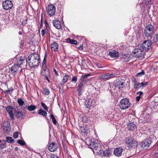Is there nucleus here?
<instances>
[{"label":"nucleus","instance_id":"1","mask_svg":"<svg viewBox=\"0 0 158 158\" xmlns=\"http://www.w3.org/2000/svg\"><path fill=\"white\" fill-rule=\"evenodd\" d=\"M27 62L31 67H35L39 65L40 62V56L35 53H31L28 57Z\"/></svg>","mask_w":158,"mask_h":158},{"label":"nucleus","instance_id":"2","mask_svg":"<svg viewBox=\"0 0 158 158\" xmlns=\"http://www.w3.org/2000/svg\"><path fill=\"white\" fill-rule=\"evenodd\" d=\"M24 60L22 59L21 58H19L17 60V64H14L10 69V72L11 74L15 75L19 70L20 69V72L22 70L21 69V65L23 64V62Z\"/></svg>","mask_w":158,"mask_h":158},{"label":"nucleus","instance_id":"3","mask_svg":"<svg viewBox=\"0 0 158 158\" xmlns=\"http://www.w3.org/2000/svg\"><path fill=\"white\" fill-rule=\"evenodd\" d=\"M144 35L148 38V39H151L152 35L155 34L154 26L151 24L146 25L143 32Z\"/></svg>","mask_w":158,"mask_h":158},{"label":"nucleus","instance_id":"4","mask_svg":"<svg viewBox=\"0 0 158 158\" xmlns=\"http://www.w3.org/2000/svg\"><path fill=\"white\" fill-rule=\"evenodd\" d=\"M131 105L129 100L126 98L122 99L119 103L120 108L122 110H125L128 108Z\"/></svg>","mask_w":158,"mask_h":158},{"label":"nucleus","instance_id":"5","mask_svg":"<svg viewBox=\"0 0 158 158\" xmlns=\"http://www.w3.org/2000/svg\"><path fill=\"white\" fill-rule=\"evenodd\" d=\"M55 6L53 4L49 5L46 7V11L48 15L50 17L54 15L56 10Z\"/></svg>","mask_w":158,"mask_h":158},{"label":"nucleus","instance_id":"6","mask_svg":"<svg viewBox=\"0 0 158 158\" xmlns=\"http://www.w3.org/2000/svg\"><path fill=\"white\" fill-rule=\"evenodd\" d=\"M148 40L144 41L142 44L141 48L144 51H148L152 48V42L151 39H148Z\"/></svg>","mask_w":158,"mask_h":158},{"label":"nucleus","instance_id":"7","mask_svg":"<svg viewBox=\"0 0 158 158\" xmlns=\"http://www.w3.org/2000/svg\"><path fill=\"white\" fill-rule=\"evenodd\" d=\"M152 143V141L151 139H146L141 142V147L144 149H147L149 147Z\"/></svg>","mask_w":158,"mask_h":158},{"label":"nucleus","instance_id":"8","mask_svg":"<svg viewBox=\"0 0 158 158\" xmlns=\"http://www.w3.org/2000/svg\"><path fill=\"white\" fill-rule=\"evenodd\" d=\"M58 147V144L56 142H52L49 143L48 149L50 152H53L56 150Z\"/></svg>","mask_w":158,"mask_h":158},{"label":"nucleus","instance_id":"9","mask_svg":"<svg viewBox=\"0 0 158 158\" xmlns=\"http://www.w3.org/2000/svg\"><path fill=\"white\" fill-rule=\"evenodd\" d=\"M13 6L12 2L11 1L6 0L2 2L3 8L5 10H7L10 9Z\"/></svg>","mask_w":158,"mask_h":158},{"label":"nucleus","instance_id":"10","mask_svg":"<svg viewBox=\"0 0 158 158\" xmlns=\"http://www.w3.org/2000/svg\"><path fill=\"white\" fill-rule=\"evenodd\" d=\"M126 143L129 148L134 147L136 145L135 141H134L131 137L126 139Z\"/></svg>","mask_w":158,"mask_h":158},{"label":"nucleus","instance_id":"11","mask_svg":"<svg viewBox=\"0 0 158 158\" xmlns=\"http://www.w3.org/2000/svg\"><path fill=\"white\" fill-rule=\"evenodd\" d=\"M144 50L142 48H136L132 51V53L135 55V56L137 58L141 57L142 55V52H144Z\"/></svg>","mask_w":158,"mask_h":158},{"label":"nucleus","instance_id":"12","mask_svg":"<svg viewBox=\"0 0 158 158\" xmlns=\"http://www.w3.org/2000/svg\"><path fill=\"white\" fill-rule=\"evenodd\" d=\"M86 143L92 149L96 150H99L98 149V144L94 142L87 141Z\"/></svg>","mask_w":158,"mask_h":158},{"label":"nucleus","instance_id":"13","mask_svg":"<svg viewBox=\"0 0 158 158\" xmlns=\"http://www.w3.org/2000/svg\"><path fill=\"white\" fill-rule=\"evenodd\" d=\"M41 74L46 77V76H50V73L49 70L48 69H47L46 67H43L42 68Z\"/></svg>","mask_w":158,"mask_h":158},{"label":"nucleus","instance_id":"14","mask_svg":"<svg viewBox=\"0 0 158 158\" xmlns=\"http://www.w3.org/2000/svg\"><path fill=\"white\" fill-rule=\"evenodd\" d=\"M109 55L112 58L114 59L117 58L118 56V52L117 51L114 50L113 51L110 52Z\"/></svg>","mask_w":158,"mask_h":158},{"label":"nucleus","instance_id":"15","mask_svg":"<svg viewBox=\"0 0 158 158\" xmlns=\"http://www.w3.org/2000/svg\"><path fill=\"white\" fill-rule=\"evenodd\" d=\"M25 113L22 112H16L15 113V117L19 119H22L25 117Z\"/></svg>","mask_w":158,"mask_h":158},{"label":"nucleus","instance_id":"16","mask_svg":"<svg viewBox=\"0 0 158 158\" xmlns=\"http://www.w3.org/2000/svg\"><path fill=\"white\" fill-rule=\"evenodd\" d=\"M121 59L123 62H128L130 60V56L127 54H123L121 57Z\"/></svg>","mask_w":158,"mask_h":158},{"label":"nucleus","instance_id":"17","mask_svg":"<svg viewBox=\"0 0 158 158\" xmlns=\"http://www.w3.org/2000/svg\"><path fill=\"white\" fill-rule=\"evenodd\" d=\"M53 25L57 29H59L62 28L60 22L58 20L56 19L53 21Z\"/></svg>","mask_w":158,"mask_h":158},{"label":"nucleus","instance_id":"18","mask_svg":"<svg viewBox=\"0 0 158 158\" xmlns=\"http://www.w3.org/2000/svg\"><path fill=\"white\" fill-rule=\"evenodd\" d=\"M123 151V149L121 148H116L114 150V154L116 156H120L122 155Z\"/></svg>","mask_w":158,"mask_h":158},{"label":"nucleus","instance_id":"19","mask_svg":"<svg viewBox=\"0 0 158 158\" xmlns=\"http://www.w3.org/2000/svg\"><path fill=\"white\" fill-rule=\"evenodd\" d=\"M3 128L5 133H9L11 130L10 123H7L6 124H5V125L3 127Z\"/></svg>","mask_w":158,"mask_h":158},{"label":"nucleus","instance_id":"20","mask_svg":"<svg viewBox=\"0 0 158 158\" xmlns=\"http://www.w3.org/2000/svg\"><path fill=\"white\" fill-rule=\"evenodd\" d=\"M51 49L54 52L57 51L58 47V44L56 42H53L51 44Z\"/></svg>","mask_w":158,"mask_h":158},{"label":"nucleus","instance_id":"21","mask_svg":"<svg viewBox=\"0 0 158 158\" xmlns=\"http://www.w3.org/2000/svg\"><path fill=\"white\" fill-rule=\"evenodd\" d=\"M127 126L128 130L131 131L135 130L136 127V125L133 122L129 123Z\"/></svg>","mask_w":158,"mask_h":158},{"label":"nucleus","instance_id":"22","mask_svg":"<svg viewBox=\"0 0 158 158\" xmlns=\"http://www.w3.org/2000/svg\"><path fill=\"white\" fill-rule=\"evenodd\" d=\"M70 76L68 75H65L63 77L62 81L60 82V84L61 85H64L66 82L67 81Z\"/></svg>","mask_w":158,"mask_h":158},{"label":"nucleus","instance_id":"23","mask_svg":"<svg viewBox=\"0 0 158 158\" xmlns=\"http://www.w3.org/2000/svg\"><path fill=\"white\" fill-rule=\"evenodd\" d=\"M6 145V143L5 140L0 139V150L5 148Z\"/></svg>","mask_w":158,"mask_h":158},{"label":"nucleus","instance_id":"24","mask_svg":"<svg viewBox=\"0 0 158 158\" xmlns=\"http://www.w3.org/2000/svg\"><path fill=\"white\" fill-rule=\"evenodd\" d=\"M80 131L82 133L85 134L86 135L88 134L89 131L86 127H81L80 128Z\"/></svg>","mask_w":158,"mask_h":158},{"label":"nucleus","instance_id":"25","mask_svg":"<svg viewBox=\"0 0 158 158\" xmlns=\"http://www.w3.org/2000/svg\"><path fill=\"white\" fill-rule=\"evenodd\" d=\"M124 83L122 81H118L116 83V86L119 89H121L124 86Z\"/></svg>","mask_w":158,"mask_h":158},{"label":"nucleus","instance_id":"26","mask_svg":"<svg viewBox=\"0 0 158 158\" xmlns=\"http://www.w3.org/2000/svg\"><path fill=\"white\" fill-rule=\"evenodd\" d=\"M38 114L40 115L45 117L47 115V113L42 109H40L38 111Z\"/></svg>","mask_w":158,"mask_h":158},{"label":"nucleus","instance_id":"27","mask_svg":"<svg viewBox=\"0 0 158 158\" xmlns=\"http://www.w3.org/2000/svg\"><path fill=\"white\" fill-rule=\"evenodd\" d=\"M6 142H7L9 143H13L15 142V140L13 138L10 137H6Z\"/></svg>","mask_w":158,"mask_h":158},{"label":"nucleus","instance_id":"28","mask_svg":"<svg viewBox=\"0 0 158 158\" xmlns=\"http://www.w3.org/2000/svg\"><path fill=\"white\" fill-rule=\"evenodd\" d=\"M5 109L9 114L13 112V107L11 106H9L5 107Z\"/></svg>","mask_w":158,"mask_h":158},{"label":"nucleus","instance_id":"29","mask_svg":"<svg viewBox=\"0 0 158 158\" xmlns=\"http://www.w3.org/2000/svg\"><path fill=\"white\" fill-rule=\"evenodd\" d=\"M26 107H27V109L30 111H32L34 110L36 108V107L35 105H31L30 106H27V105L26 106V107H24L25 108Z\"/></svg>","mask_w":158,"mask_h":158},{"label":"nucleus","instance_id":"30","mask_svg":"<svg viewBox=\"0 0 158 158\" xmlns=\"http://www.w3.org/2000/svg\"><path fill=\"white\" fill-rule=\"evenodd\" d=\"M67 43L72 44H77V42L76 40H71L70 38H68L66 40Z\"/></svg>","mask_w":158,"mask_h":158},{"label":"nucleus","instance_id":"31","mask_svg":"<svg viewBox=\"0 0 158 158\" xmlns=\"http://www.w3.org/2000/svg\"><path fill=\"white\" fill-rule=\"evenodd\" d=\"M85 104L86 105V107L89 108L90 109V107L92 106V103L91 102H90L89 100H86Z\"/></svg>","mask_w":158,"mask_h":158},{"label":"nucleus","instance_id":"32","mask_svg":"<svg viewBox=\"0 0 158 158\" xmlns=\"http://www.w3.org/2000/svg\"><path fill=\"white\" fill-rule=\"evenodd\" d=\"M47 156L49 157V158H60L58 156L55 154H47Z\"/></svg>","mask_w":158,"mask_h":158},{"label":"nucleus","instance_id":"33","mask_svg":"<svg viewBox=\"0 0 158 158\" xmlns=\"http://www.w3.org/2000/svg\"><path fill=\"white\" fill-rule=\"evenodd\" d=\"M91 75L90 73H89L85 75L82 76V77L81 78L80 81L82 82L84 81V79L90 76Z\"/></svg>","mask_w":158,"mask_h":158},{"label":"nucleus","instance_id":"34","mask_svg":"<svg viewBox=\"0 0 158 158\" xmlns=\"http://www.w3.org/2000/svg\"><path fill=\"white\" fill-rule=\"evenodd\" d=\"M42 93L45 95H49L50 93V91L49 89L47 88H44Z\"/></svg>","mask_w":158,"mask_h":158},{"label":"nucleus","instance_id":"35","mask_svg":"<svg viewBox=\"0 0 158 158\" xmlns=\"http://www.w3.org/2000/svg\"><path fill=\"white\" fill-rule=\"evenodd\" d=\"M77 91L78 92V94L79 96H81L83 92V90L82 88L77 87Z\"/></svg>","mask_w":158,"mask_h":158},{"label":"nucleus","instance_id":"36","mask_svg":"<svg viewBox=\"0 0 158 158\" xmlns=\"http://www.w3.org/2000/svg\"><path fill=\"white\" fill-rule=\"evenodd\" d=\"M17 102L20 106H23L24 103V102L23 100L21 98L18 99Z\"/></svg>","mask_w":158,"mask_h":158},{"label":"nucleus","instance_id":"37","mask_svg":"<svg viewBox=\"0 0 158 158\" xmlns=\"http://www.w3.org/2000/svg\"><path fill=\"white\" fill-rule=\"evenodd\" d=\"M50 117L52 118L53 123L56 125L57 123V121L54 115L53 114H51L50 115Z\"/></svg>","mask_w":158,"mask_h":158},{"label":"nucleus","instance_id":"38","mask_svg":"<svg viewBox=\"0 0 158 158\" xmlns=\"http://www.w3.org/2000/svg\"><path fill=\"white\" fill-rule=\"evenodd\" d=\"M106 74V79H107V80L109 79L110 78H112V77H115V74H110L107 73V74Z\"/></svg>","mask_w":158,"mask_h":158},{"label":"nucleus","instance_id":"39","mask_svg":"<svg viewBox=\"0 0 158 158\" xmlns=\"http://www.w3.org/2000/svg\"><path fill=\"white\" fill-rule=\"evenodd\" d=\"M13 90V88H10L9 89L4 91V93L6 96L8 94H11L12 93V91Z\"/></svg>","mask_w":158,"mask_h":158},{"label":"nucleus","instance_id":"40","mask_svg":"<svg viewBox=\"0 0 158 158\" xmlns=\"http://www.w3.org/2000/svg\"><path fill=\"white\" fill-rule=\"evenodd\" d=\"M110 152L108 150H106L103 152V155L106 156H109Z\"/></svg>","mask_w":158,"mask_h":158},{"label":"nucleus","instance_id":"41","mask_svg":"<svg viewBox=\"0 0 158 158\" xmlns=\"http://www.w3.org/2000/svg\"><path fill=\"white\" fill-rule=\"evenodd\" d=\"M17 142L18 143L22 145H25L26 144V143L24 141L21 139L18 140Z\"/></svg>","mask_w":158,"mask_h":158},{"label":"nucleus","instance_id":"42","mask_svg":"<svg viewBox=\"0 0 158 158\" xmlns=\"http://www.w3.org/2000/svg\"><path fill=\"white\" fill-rule=\"evenodd\" d=\"M106 74H103L102 75L99 76L98 78L100 79H106Z\"/></svg>","mask_w":158,"mask_h":158},{"label":"nucleus","instance_id":"43","mask_svg":"<svg viewBox=\"0 0 158 158\" xmlns=\"http://www.w3.org/2000/svg\"><path fill=\"white\" fill-rule=\"evenodd\" d=\"M42 106L44 108V109L48 111V107L46 106V105L43 102H41V103Z\"/></svg>","mask_w":158,"mask_h":158},{"label":"nucleus","instance_id":"44","mask_svg":"<svg viewBox=\"0 0 158 158\" xmlns=\"http://www.w3.org/2000/svg\"><path fill=\"white\" fill-rule=\"evenodd\" d=\"M82 120L83 122L86 123L88 121V118L86 116H85L82 118Z\"/></svg>","mask_w":158,"mask_h":158},{"label":"nucleus","instance_id":"45","mask_svg":"<svg viewBox=\"0 0 158 158\" xmlns=\"http://www.w3.org/2000/svg\"><path fill=\"white\" fill-rule=\"evenodd\" d=\"M77 81V77L76 76H74L73 77L71 81L74 83L76 82Z\"/></svg>","mask_w":158,"mask_h":158},{"label":"nucleus","instance_id":"46","mask_svg":"<svg viewBox=\"0 0 158 158\" xmlns=\"http://www.w3.org/2000/svg\"><path fill=\"white\" fill-rule=\"evenodd\" d=\"M43 67H46V60L45 57L44 58V60L42 62V68H43Z\"/></svg>","mask_w":158,"mask_h":158},{"label":"nucleus","instance_id":"47","mask_svg":"<svg viewBox=\"0 0 158 158\" xmlns=\"http://www.w3.org/2000/svg\"><path fill=\"white\" fill-rule=\"evenodd\" d=\"M10 115V118L11 120H13L14 119V116L13 113H11L10 114H9Z\"/></svg>","mask_w":158,"mask_h":158},{"label":"nucleus","instance_id":"48","mask_svg":"<svg viewBox=\"0 0 158 158\" xmlns=\"http://www.w3.org/2000/svg\"><path fill=\"white\" fill-rule=\"evenodd\" d=\"M148 83L147 82H142L141 83L142 87H143L147 86L148 84Z\"/></svg>","mask_w":158,"mask_h":158},{"label":"nucleus","instance_id":"49","mask_svg":"<svg viewBox=\"0 0 158 158\" xmlns=\"http://www.w3.org/2000/svg\"><path fill=\"white\" fill-rule=\"evenodd\" d=\"M84 87V83L82 82H81L79 83V84L78 85L77 87L80 88H82Z\"/></svg>","mask_w":158,"mask_h":158},{"label":"nucleus","instance_id":"50","mask_svg":"<svg viewBox=\"0 0 158 158\" xmlns=\"http://www.w3.org/2000/svg\"><path fill=\"white\" fill-rule=\"evenodd\" d=\"M144 74V72L143 71H142L140 73H139L137 74V76H141L142 75H143Z\"/></svg>","mask_w":158,"mask_h":158},{"label":"nucleus","instance_id":"51","mask_svg":"<svg viewBox=\"0 0 158 158\" xmlns=\"http://www.w3.org/2000/svg\"><path fill=\"white\" fill-rule=\"evenodd\" d=\"M18 132H15L13 134V137L14 138L16 139L18 137Z\"/></svg>","mask_w":158,"mask_h":158},{"label":"nucleus","instance_id":"52","mask_svg":"<svg viewBox=\"0 0 158 158\" xmlns=\"http://www.w3.org/2000/svg\"><path fill=\"white\" fill-rule=\"evenodd\" d=\"M141 84L140 83H139L136 85V86L135 87V89H138L141 87H142L141 86Z\"/></svg>","mask_w":158,"mask_h":158},{"label":"nucleus","instance_id":"53","mask_svg":"<svg viewBox=\"0 0 158 158\" xmlns=\"http://www.w3.org/2000/svg\"><path fill=\"white\" fill-rule=\"evenodd\" d=\"M136 94L139 95V96H139V97H141V95H143V93L142 92L140 91L137 92Z\"/></svg>","mask_w":158,"mask_h":158},{"label":"nucleus","instance_id":"54","mask_svg":"<svg viewBox=\"0 0 158 158\" xmlns=\"http://www.w3.org/2000/svg\"><path fill=\"white\" fill-rule=\"evenodd\" d=\"M146 2V3L148 4H149L151 2V0H144Z\"/></svg>","mask_w":158,"mask_h":158},{"label":"nucleus","instance_id":"55","mask_svg":"<svg viewBox=\"0 0 158 158\" xmlns=\"http://www.w3.org/2000/svg\"><path fill=\"white\" fill-rule=\"evenodd\" d=\"M141 98V97H139V96H137L136 98V101L137 102H138L139 101L140 99Z\"/></svg>","mask_w":158,"mask_h":158},{"label":"nucleus","instance_id":"56","mask_svg":"<svg viewBox=\"0 0 158 158\" xmlns=\"http://www.w3.org/2000/svg\"><path fill=\"white\" fill-rule=\"evenodd\" d=\"M44 23L46 27H48V24L46 20H45L44 22Z\"/></svg>","mask_w":158,"mask_h":158},{"label":"nucleus","instance_id":"57","mask_svg":"<svg viewBox=\"0 0 158 158\" xmlns=\"http://www.w3.org/2000/svg\"><path fill=\"white\" fill-rule=\"evenodd\" d=\"M41 34L42 36H43L45 34V31L44 29H42L41 31Z\"/></svg>","mask_w":158,"mask_h":158},{"label":"nucleus","instance_id":"58","mask_svg":"<svg viewBox=\"0 0 158 158\" xmlns=\"http://www.w3.org/2000/svg\"><path fill=\"white\" fill-rule=\"evenodd\" d=\"M53 71H54V72H55V74L57 76H59V74L57 72V71L56 70V69H53Z\"/></svg>","mask_w":158,"mask_h":158},{"label":"nucleus","instance_id":"59","mask_svg":"<svg viewBox=\"0 0 158 158\" xmlns=\"http://www.w3.org/2000/svg\"><path fill=\"white\" fill-rule=\"evenodd\" d=\"M155 158H158V152L154 154Z\"/></svg>","mask_w":158,"mask_h":158},{"label":"nucleus","instance_id":"60","mask_svg":"<svg viewBox=\"0 0 158 158\" xmlns=\"http://www.w3.org/2000/svg\"><path fill=\"white\" fill-rule=\"evenodd\" d=\"M50 76H46V77H45L46 79L48 81L49 83L50 82V81L49 79V77Z\"/></svg>","mask_w":158,"mask_h":158},{"label":"nucleus","instance_id":"61","mask_svg":"<svg viewBox=\"0 0 158 158\" xmlns=\"http://www.w3.org/2000/svg\"><path fill=\"white\" fill-rule=\"evenodd\" d=\"M137 85V81H136L135 80V83L134 84V87L135 89V87Z\"/></svg>","mask_w":158,"mask_h":158},{"label":"nucleus","instance_id":"62","mask_svg":"<svg viewBox=\"0 0 158 158\" xmlns=\"http://www.w3.org/2000/svg\"><path fill=\"white\" fill-rule=\"evenodd\" d=\"M156 41L158 42V34L156 35Z\"/></svg>","mask_w":158,"mask_h":158},{"label":"nucleus","instance_id":"63","mask_svg":"<svg viewBox=\"0 0 158 158\" xmlns=\"http://www.w3.org/2000/svg\"><path fill=\"white\" fill-rule=\"evenodd\" d=\"M77 48H78L79 49H83V47L82 45H81L79 47H78Z\"/></svg>","mask_w":158,"mask_h":158},{"label":"nucleus","instance_id":"64","mask_svg":"<svg viewBox=\"0 0 158 158\" xmlns=\"http://www.w3.org/2000/svg\"><path fill=\"white\" fill-rule=\"evenodd\" d=\"M15 150L16 151H17L18 150V147H16L15 149Z\"/></svg>","mask_w":158,"mask_h":158}]
</instances>
